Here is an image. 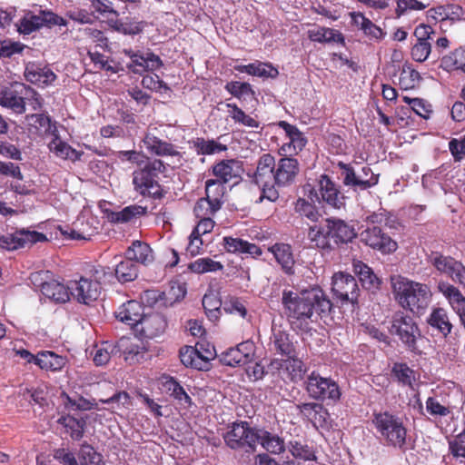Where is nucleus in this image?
<instances>
[{"mask_svg": "<svg viewBox=\"0 0 465 465\" xmlns=\"http://www.w3.org/2000/svg\"><path fill=\"white\" fill-rule=\"evenodd\" d=\"M255 343L247 340L235 347H231L219 355L220 362L223 365L235 367L245 365L252 361L255 353Z\"/></svg>", "mask_w": 465, "mask_h": 465, "instance_id": "16", "label": "nucleus"}, {"mask_svg": "<svg viewBox=\"0 0 465 465\" xmlns=\"http://www.w3.org/2000/svg\"><path fill=\"white\" fill-rule=\"evenodd\" d=\"M284 368L289 373L290 380L295 383L304 379L307 371L304 362L298 358V352H295L294 356H286Z\"/></svg>", "mask_w": 465, "mask_h": 465, "instance_id": "43", "label": "nucleus"}, {"mask_svg": "<svg viewBox=\"0 0 465 465\" xmlns=\"http://www.w3.org/2000/svg\"><path fill=\"white\" fill-rule=\"evenodd\" d=\"M55 25L66 26L67 21L48 9H40L38 15L27 11L16 24L17 32L24 35L36 32L44 26L52 28Z\"/></svg>", "mask_w": 465, "mask_h": 465, "instance_id": "9", "label": "nucleus"}, {"mask_svg": "<svg viewBox=\"0 0 465 465\" xmlns=\"http://www.w3.org/2000/svg\"><path fill=\"white\" fill-rule=\"evenodd\" d=\"M223 434L225 444L233 450H244L246 453L256 451L260 429L252 427L248 421L236 420Z\"/></svg>", "mask_w": 465, "mask_h": 465, "instance_id": "7", "label": "nucleus"}, {"mask_svg": "<svg viewBox=\"0 0 465 465\" xmlns=\"http://www.w3.org/2000/svg\"><path fill=\"white\" fill-rule=\"evenodd\" d=\"M166 172L165 163L160 159L147 160L133 173L134 191L143 197L163 199L166 192L160 184L159 174Z\"/></svg>", "mask_w": 465, "mask_h": 465, "instance_id": "3", "label": "nucleus"}, {"mask_svg": "<svg viewBox=\"0 0 465 465\" xmlns=\"http://www.w3.org/2000/svg\"><path fill=\"white\" fill-rule=\"evenodd\" d=\"M428 260L439 272L447 275L457 262L455 258L445 256L440 252H431Z\"/></svg>", "mask_w": 465, "mask_h": 465, "instance_id": "51", "label": "nucleus"}, {"mask_svg": "<svg viewBox=\"0 0 465 465\" xmlns=\"http://www.w3.org/2000/svg\"><path fill=\"white\" fill-rule=\"evenodd\" d=\"M420 80V73L413 69L409 63H405L401 69L399 77L401 88L404 90L412 89Z\"/></svg>", "mask_w": 465, "mask_h": 465, "instance_id": "47", "label": "nucleus"}, {"mask_svg": "<svg viewBox=\"0 0 465 465\" xmlns=\"http://www.w3.org/2000/svg\"><path fill=\"white\" fill-rule=\"evenodd\" d=\"M391 280L392 292L399 304L413 314L422 315L431 302L430 288L401 276H393Z\"/></svg>", "mask_w": 465, "mask_h": 465, "instance_id": "2", "label": "nucleus"}, {"mask_svg": "<svg viewBox=\"0 0 465 465\" xmlns=\"http://www.w3.org/2000/svg\"><path fill=\"white\" fill-rule=\"evenodd\" d=\"M224 89L237 99H242L243 95H254L252 85L247 82L231 81L224 85Z\"/></svg>", "mask_w": 465, "mask_h": 465, "instance_id": "58", "label": "nucleus"}, {"mask_svg": "<svg viewBox=\"0 0 465 465\" xmlns=\"http://www.w3.org/2000/svg\"><path fill=\"white\" fill-rule=\"evenodd\" d=\"M242 171V163L236 159L222 160L212 167V173L217 177L216 180L227 183L232 179L240 177Z\"/></svg>", "mask_w": 465, "mask_h": 465, "instance_id": "25", "label": "nucleus"}, {"mask_svg": "<svg viewBox=\"0 0 465 465\" xmlns=\"http://www.w3.org/2000/svg\"><path fill=\"white\" fill-rule=\"evenodd\" d=\"M390 333L399 338L404 348L415 356H421L418 342L423 336L414 319L402 312H396L391 320Z\"/></svg>", "mask_w": 465, "mask_h": 465, "instance_id": "6", "label": "nucleus"}, {"mask_svg": "<svg viewBox=\"0 0 465 465\" xmlns=\"http://www.w3.org/2000/svg\"><path fill=\"white\" fill-rule=\"evenodd\" d=\"M233 69L240 73H246L250 75L263 78L275 79L279 75V71L270 63L255 61L249 64H235Z\"/></svg>", "mask_w": 465, "mask_h": 465, "instance_id": "31", "label": "nucleus"}, {"mask_svg": "<svg viewBox=\"0 0 465 465\" xmlns=\"http://www.w3.org/2000/svg\"><path fill=\"white\" fill-rule=\"evenodd\" d=\"M428 260L439 272L447 275L457 262L455 258L445 256L440 252H431Z\"/></svg>", "mask_w": 465, "mask_h": 465, "instance_id": "50", "label": "nucleus"}, {"mask_svg": "<svg viewBox=\"0 0 465 465\" xmlns=\"http://www.w3.org/2000/svg\"><path fill=\"white\" fill-rule=\"evenodd\" d=\"M340 169L341 183L354 193L367 191L379 183L380 174L374 173L369 164L360 165L359 163H337Z\"/></svg>", "mask_w": 465, "mask_h": 465, "instance_id": "5", "label": "nucleus"}, {"mask_svg": "<svg viewBox=\"0 0 465 465\" xmlns=\"http://www.w3.org/2000/svg\"><path fill=\"white\" fill-rule=\"evenodd\" d=\"M361 18V30L371 40L381 41L386 33L365 15H358Z\"/></svg>", "mask_w": 465, "mask_h": 465, "instance_id": "55", "label": "nucleus"}, {"mask_svg": "<svg viewBox=\"0 0 465 465\" xmlns=\"http://www.w3.org/2000/svg\"><path fill=\"white\" fill-rule=\"evenodd\" d=\"M352 267L353 272L358 276L362 288L371 292L381 289L382 280L374 273L368 264L362 261L354 260Z\"/></svg>", "mask_w": 465, "mask_h": 465, "instance_id": "24", "label": "nucleus"}, {"mask_svg": "<svg viewBox=\"0 0 465 465\" xmlns=\"http://www.w3.org/2000/svg\"><path fill=\"white\" fill-rule=\"evenodd\" d=\"M272 332L271 342L273 350L282 357L294 356L297 350L293 342V335L280 328H272Z\"/></svg>", "mask_w": 465, "mask_h": 465, "instance_id": "26", "label": "nucleus"}, {"mask_svg": "<svg viewBox=\"0 0 465 465\" xmlns=\"http://www.w3.org/2000/svg\"><path fill=\"white\" fill-rule=\"evenodd\" d=\"M43 295L55 303H65L70 300L69 282L66 285L52 280L41 283Z\"/></svg>", "mask_w": 465, "mask_h": 465, "instance_id": "28", "label": "nucleus"}, {"mask_svg": "<svg viewBox=\"0 0 465 465\" xmlns=\"http://www.w3.org/2000/svg\"><path fill=\"white\" fill-rule=\"evenodd\" d=\"M334 225L335 242L339 248H342L351 243L358 236L354 224L338 217H331Z\"/></svg>", "mask_w": 465, "mask_h": 465, "instance_id": "27", "label": "nucleus"}, {"mask_svg": "<svg viewBox=\"0 0 465 465\" xmlns=\"http://www.w3.org/2000/svg\"><path fill=\"white\" fill-rule=\"evenodd\" d=\"M114 274L121 283L133 282L138 277V265L132 259L125 258L116 265Z\"/></svg>", "mask_w": 465, "mask_h": 465, "instance_id": "42", "label": "nucleus"}, {"mask_svg": "<svg viewBox=\"0 0 465 465\" xmlns=\"http://www.w3.org/2000/svg\"><path fill=\"white\" fill-rule=\"evenodd\" d=\"M220 209V207H214L212 201L202 197L196 202L193 207V213L197 218L212 217Z\"/></svg>", "mask_w": 465, "mask_h": 465, "instance_id": "62", "label": "nucleus"}, {"mask_svg": "<svg viewBox=\"0 0 465 465\" xmlns=\"http://www.w3.org/2000/svg\"><path fill=\"white\" fill-rule=\"evenodd\" d=\"M334 232L331 218L327 217L322 219L319 224L308 228V239L316 249L323 253H331L340 249L338 242H335Z\"/></svg>", "mask_w": 465, "mask_h": 465, "instance_id": "10", "label": "nucleus"}, {"mask_svg": "<svg viewBox=\"0 0 465 465\" xmlns=\"http://www.w3.org/2000/svg\"><path fill=\"white\" fill-rule=\"evenodd\" d=\"M308 37L312 42H318L322 44L338 43L341 45H345V37L338 30L329 27H318L316 29H311L308 31Z\"/></svg>", "mask_w": 465, "mask_h": 465, "instance_id": "34", "label": "nucleus"}, {"mask_svg": "<svg viewBox=\"0 0 465 465\" xmlns=\"http://www.w3.org/2000/svg\"><path fill=\"white\" fill-rule=\"evenodd\" d=\"M258 443L271 454H282L285 451L286 446L283 438L273 434L263 429L258 432Z\"/></svg>", "mask_w": 465, "mask_h": 465, "instance_id": "33", "label": "nucleus"}, {"mask_svg": "<svg viewBox=\"0 0 465 465\" xmlns=\"http://www.w3.org/2000/svg\"><path fill=\"white\" fill-rule=\"evenodd\" d=\"M147 213V208L141 205H129L123 208L121 211H110L107 213V218L114 223H125L131 222L137 216H143Z\"/></svg>", "mask_w": 465, "mask_h": 465, "instance_id": "36", "label": "nucleus"}, {"mask_svg": "<svg viewBox=\"0 0 465 465\" xmlns=\"http://www.w3.org/2000/svg\"><path fill=\"white\" fill-rule=\"evenodd\" d=\"M45 234L30 231L28 229H16L14 232H7L0 235V248L7 251H15L36 242H47Z\"/></svg>", "mask_w": 465, "mask_h": 465, "instance_id": "13", "label": "nucleus"}, {"mask_svg": "<svg viewBox=\"0 0 465 465\" xmlns=\"http://www.w3.org/2000/svg\"><path fill=\"white\" fill-rule=\"evenodd\" d=\"M26 47L21 42L12 41L11 39H0V59L11 58L15 54H21Z\"/></svg>", "mask_w": 465, "mask_h": 465, "instance_id": "59", "label": "nucleus"}, {"mask_svg": "<svg viewBox=\"0 0 465 465\" xmlns=\"http://www.w3.org/2000/svg\"><path fill=\"white\" fill-rule=\"evenodd\" d=\"M125 258L132 259L136 264L148 265L153 262V252L150 245L144 242L135 240L126 249Z\"/></svg>", "mask_w": 465, "mask_h": 465, "instance_id": "30", "label": "nucleus"}, {"mask_svg": "<svg viewBox=\"0 0 465 465\" xmlns=\"http://www.w3.org/2000/svg\"><path fill=\"white\" fill-rule=\"evenodd\" d=\"M427 323L432 329L437 330L443 337H447L452 329V324L449 318L448 312L441 307H433L429 317Z\"/></svg>", "mask_w": 465, "mask_h": 465, "instance_id": "32", "label": "nucleus"}, {"mask_svg": "<svg viewBox=\"0 0 465 465\" xmlns=\"http://www.w3.org/2000/svg\"><path fill=\"white\" fill-rule=\"evenodd\" d=\"M226 107L231 109L230 116L232 119L238 124H241L247 127L258 128L260 127V123L254 118L247 115L242 108H240L236 104H226Z\"/></svg>", "mask_w": 465, "mask_h": 465, "instance_id": "53", "label": "nucleus"}, {"mask_svg": "<svg viewBox=\"0 0 465 465\" xmlns=\"http://www.w3.org/2000/svg\"><path fill=\"white\" fill-rule=\"evenodd\" d=\"M300 172V164L297 159L292 156H284L275 161L274 183L279 187L289 186L294 183Z\"/></svg>", "mask_w": 465, "mask_h": 465, "instance_id": "18", "label": "nucleus"}, {"mask_svg": "<svg viewBox=\"0 0 465 465\" xmlns=\"http://www.w3.org/2000/svg\"><path fill=\"white\" fill-rule=\"evenodd\" d=\"M331 292L336 300L342 304L351 303L352 307L358 306L360 289L354 276L348 272H335L331 280Z\"/></svg>", "mask_w": 465, "mask_h": 465, "instance_id": "11", "label": "nucleus"}, {"mask_svg": "<svg viewBox=\"0 0 465 465\" xmlns=\"http://www.w3.org/2000/svg\"><path fill=\"white\" fill-rule=\"evenodd\" d=\"M0 105L11 108L16 114L25 112V99L17 96L15 92L7 87L0 89Z\"/></svg>", "mask_w": 465, "mask_h": 465, "instance_id": "44", "label": "nucleus"}, {"mask_svg": "<svg viewBox=\"0 0 465 465\" xmlns=\"http://www.w3.org/2000/svg\"><path fill=\"white\" fill-rule=\"evenodd\" d=\"M203 307L208 319L212 322H216L221 317V308H223V302L219 297L218 293L209 292L203 297Z\"/></svg>", "mask_w": 465, "mask_h": 465, "instance_id": "40", "label": "nucleus"}, {"mask_svg": "<svg viewBox=\"0 0 465 465\" xmlns=\"http://www.w3.org/2000/svg\"><path fill=\"white\" fill-rule=\"evenodd\" d=\"M372 416V424L385 445L399 448L402 451L409 449L407 447V429L401 417L388 411L373 412Z\"/></svg>", "mask_w": 465, "mask_h": 465, "instance_id": "4", "label": "nucleus"}, {"mask_svg": "<svg viewBox=\"0 0 465 465\" xmlns=\"http://www.w3.org/2000/svg\"><path fill=\"white\" fill-rule=\"evenodd\" d=\"M391 376L403 386H412L414 371L405 362H395L391 368Z\"/></svg>", "mask_w": 465, "mask_h": 465, "instance_id": "48", "label": "nucleus"}, {"mask_svg": "<svg viewBox=\"0 0 465 465\" xmlns=\"http://www.w3.org/2000/svg\"><path fill=\"white\" fill-rule=\"evenodd\" d=\"M361 242L382 254L393 253L398 249V243L382 228L378 225L368 226L361 233Z\"/></svg>", "mask_w": 465, "mask_h": 465, "instance_id": "14", "label": "nucleus"}, {"mask_svg": "<svg viewBox=\"0 0 465 465\" xmlns=\"http://www.w3.org/2000/svg\"><path fill=\"white\" fill-rule=\"evenodd\" d=\"M142 304L149 308L164 307L165 292L159 290H146L141 295Z\"/></svg>", "mask_w": 465, "mask_h": 465, "instance_id": "56", "label": "nucleus"}, {"mask_svg": "<svg viewBox=\"0 0 465 465\" xmlns=\"http://www.w3.org/2000/svg\"><path fill=\"white\" fill-rule=\"evenodd\" d=\"M295 210L302 216L308 218L312 222H317L321 217V213L317 207L303 198H299L297 200L295 203Z\"/></svg>", "mask_w": 465, "mask_h": 465, "instance_id": "60", "label": "nucleus"}, {"mask_svg": "<svg viewBox=\"0 0 465 465\" xmlns=\"http://www.w3.org/2000/svg\"><path fill=\"white\" fill-rule=\"evenodd\" d=\"M288 450L295 459L302 460H316L317 459L312 447L299 440L289 441Z\"/></svg>", "mask_w": 465, "mask_h": 465, "instance_id": "49", "label": "nucleus"}, {"mask_svg": "<svg viewBox=\"0 0 465 465\" xmlns=\"http://www.w3.org/2000/svg\"><path fill=\"white\" fill-rule=\"evenodd\" d=\"M188 268L193 272L202 274L210 272L222 271L223 269V265L220 262H216L209 257H206L197 259L193 262H191L188 265Z\"/></svg>", "mask_w": 465, "mask_h": 465, "instance_id": "52", "label": "nucleus"}, {"mask_svg": "<svg viewBox=\"0 0 465 465\" xmlns=\"http://www.w3.org/2000/svg\"><path fill=\"white\" fill-rule=\"evenodd\" d=\"M78 460V465H105L102 456L89 444L81 447Z\"/></svg>", "mask_w": 465, "mask_h": 465, "instance_id": "54", "label": "nucleus"}, {"mask_svg": "<svg viewBox=\"0 0 465 465\" xmlns=\"http://www.w3.org/2000/svg\"><path fill=\"white\" fill-rule=\"evenodd\" d=\"M304 390L308 396L320 403H336L340 401L341 391L336 381L323 377L318 371H312L304 380Z\"/></svg>", "mask_w": 465, "mask_h": 465, "instance_id": "8", "label": "nucleus"}, {"mask_svg": "<svg viewBox=\"0 0 465 465\" xmlns=\"http://www.w3.org/2000/svg\"><path fill=\"white\" fill-rule=\"evenodd\" d=\"M181 362L185 367H190L198 371H206V361L201 360L198 348L193 346H183L179 350Z\"/></svg>", "mask_w": 465, "mask_h": 465, "instance_id": "38", "label": "nucleus"}, {"mask_svg": "<svg viewBox=\"0 0 465 465\" xmlns=\"http://www.w3.org/2000/svg\"><path fill=\"white\" fill-rule=\"evenodd\" d=\"M193 144L199 155H211L227 151V145L220 143L213 139L205 140L203 137H197L193 141Z\"/></svg>", "mask_w": 465, "mask_h": 465, "instance_id": "45", "label": "nucleus"}, {"mask_svg": "<svg viewBox=\"0 0 465 465\" xmlns=\"http://www.w3.org/2000/svg\"><path fill=\"white\" fill-rule=\"evenodd\" d=\"M296 408L301 415L312 421H318L321 426L326 421V416L329 414L327 409L319 401L300 403Z\"/></svg>", "mask_w": 465, "mask_h": 465, "instance_id": "37", "label": "nucleus"}, {"mask_svg": "<svg viewBox=\"0 0 465 465\" xmlns=\"http://www.w3.org/2000/svg\"><path fill=\"white\" fill-rule=\"evenodd\" d=\"M438 289L449 300L453 309L457 310L465 305V297L455 286L445 282H440Z\"/></svg>", "mask_w": 465, "mask_h": 465, "instance_id": "46", "label": "nucleus"}, {"mask_svg": "<svg viewBox=\"0 0 465 465\" xmlns=\"http://www.w3.org/2000/svg\"><path fill=\"white\" fill-rule=\"evenodd\" d=\"M318 187L320 197H318L316 193L315 196L320 202L336 210L345 208L349 197L341 192V185L336 183L331 176L326 173L320 175Z\"/></svg>", "mask_w": 465, "mask_h": 465, "instance_id": "12", "label": "nucleus"}, {"mask_svg": "<svg viewBox=\"0 0 465 465\" xmlns=\"http://www.w3.org/2000/svg\"><path fill=\"white\" fill-rule=\"evenodd\" d=\"M111 355H116L114 343L105 341L95 350L93 361L96 366H103L109 361Z\"/></svg>", "mask_w": 465, "mask_h": 465, "instance_id": "61", "label": "nucleus"}, {"mask_svg": "<svg viewBox=\"0 0 465 465\" xmlns=\"http://www.w3.org/2000/svg\"><path fill=\"white\" fill-rule=\"evenodd\" d=\"M186 292L185 284L174 283L171 285L168 292H165L164 308L173 306L175 302L182 301Z\"/></svg>", "mask_w": 465, "mask_h": 465, "instance_id": "64", "label": "nucleus"}, {"mask_svg": "<svg viewBox=\"0 0 465 465\" xmlns=\"http://www.w3.org/2000/svg\"><path fill=\"white\" fill-rule=\"evenodd\" d=\"M143 142L148 152L157 156H180V152L176 150L173 143L163 141L155 135L147 134Z\"/></svg>", "mask_w": 465, "mask_h": 465, "instance_id": "29", "label": "nucleus"}, {"mask_svg": "<svg viewBox=\"0 0 465 465\" xmlns=\"http://www.w3.org/2000/svg\"><path fill=\"white\" fill-rule=\"evenodd\" d=\"M24 77L26 82L41 87L54 84L57 75L49 64L41 61H29L25 64Z\"/></svg>", "mask_w": 465, "mask_h": 465, "instance_id": "17", "label": "nucleus"}, {"mask_svg": "<svg viewBox=\"0 0 465 465\" xmlns=\"http://www.w3.org/2000/svg\"><path fill=\"white\" fill-rule=\"evenodd\" d=\"M148 23L143 20L140 15H131L109 20V26L115 32L124 35L135 36L143 33L147 27Z\"/></svg>", "mask_w": 465, "mask_h": 465, "instance_id": "19", "label": "nucleus"}, {"mask_svg": "<svg viewBox=\"0 0 465 465\" xmlns=\"http://www.w3.org/2000/svg\"><path fill=\"white\" fill-rule=\"evenodd\" d=\"M268 251L273 254L277 263L282 271L289 276L295 273V259L292 247L289 243L276 242L268 248Z\"/></svg>", "mask_w": 465, "mask_h": 465, "instance_id": "22", "label": "nucleus"}, {"mask_svg": "<svg viewBox=\"0 0 465 465\" xmlns=\"http://www.w3.org/2000/svg\"><path fill=\"white\" fill-rule=\"evenodd\" d=\"M70 299L78 303L91 305L100 294L102 286L98 282H92V279L80 277L79 280L69 281Z\"/></svg>", "mask_w": 465, "mask_h": 465, "instance_id": "15", "label": "nucleus"}, {"mask_svg": "<svg viewBox=\"0 0 465 465\" xmlns=\"http://www.w3.org/2000/svg\"><path fill=\"white\" fill-rule=\"evenodd\" d=\"M282 303L288 320L300 325H308L328 316L332 303L320 286H313L300 292L284 290Z\"/></svg>", "mask_w": 465, "mask_h": 465, "instance_id": "1", "label": "nucleus"}, {"mask_svg": "<svg viewBox=\"0 0 465 465\" xmlns=\"http://www.w3.org/2000/svg\"><path fill=\"white\" fill-rule=\"evenodd\" d=\"M66 362V357L58 355L51 351H42L38 352L36 365L45 371H60Z\"/></svg>", "mask_w": 465, "mask_h": 465, "instance_id": "35", "label": "nucleus"}, {"mask_svg": "<svg viewBox=\"0 0 465 465\" xmlns=\"http://www.w3.org/2000/svg\"><path fill=\"white\" fill-rule=\"evenodd\" d=\"M144 313V306L135 300H130L123 303L114 312L118 321L129 325L135 331H138Z\"/></svg>", "mask_w": 465, "mask_h": 465, "instance_id": "20", "label": "nucleus"}, {"mask_svg": "<svg viewBox=\"0 0 465 465\" xmlns=\"http://www.w3.org/2000/svg\"><path fill=\"white\" fill-rule=\"evenodd\" d=\"M274 156L271 153H263L257 161L256 170L252 173H248V176L254 184L259 185L274 181Z\"/></svg>", "mask_w": 465, "mask_h": 465, "instance_id": "23", "label": "nucleus"}, {"mask_svg": "<svg viewBox=\"0 0 465 465\" xmlns=\"http://www.w3.org/2000/svg\"><path fill=\"white\" fill-rule=\"evenodd\" d=\"M166 317L159 312H145L138 331L144 338L153 339L163 334L167 329Z\"/></svg>", "mask_w": 465, "mask_h": 465, "instance_id": "21", "label": "nucleus"}, {"mask_svg": "<svg viewBox=\"0 0 465 465\" xmlns=\"http://www.w3.org/2000/svg\"><path fill=\"white\" fill-rule=\"evenodd\" d=\"M115 353L116 354H124L125 357V361H128L130 358H134V355L138 354L139 346L134 345L129 338L122 337L115 343Z\"/></svg>", "mask_w": 465, "mask_h": 465, "instance_id": "63", "label": "nucleus"}, {"mask_svg": "<svg viewBox=\"0 0 465 465\" xmlns=\"http://www.w3.org/2000/svg\"><path fill=\"white\" fill-rule=\"evenodd\" d=\"M91 6L95 12L106 18L108 25L110 19L120 15L119 12L114 9L113 2L110 0H92Z\"/></svg>", "mask_w": 465, "mask_h": 465, "instance_id": "57", "label": "nucleus"}, {"mask_svg": "<svg viewBox=\"0 0 465 465\" xmlns=\"http://www.w3.org/2000/svg\"><path fill=\"white\" fill-rule=\"evenodd\" d=\"M163 386L171 397L178 401L186 408H191L193 405L192 398L187 394L183 386L172 376L165 377Z\"/></svg>", "mask_w": 465, "mask_h": 465, "instance_id": "39", "label": "nucleus"}, {"mask_svg": "<svg viewBox=\"0 0 465 465\" xmlns=\"http://www.w3.org/2000/svg\"><path fill=\"white\" fill-rule=\"evenodd\" d=\"M225 183L216 179L205 182V198L213 202L214 207L222 208L225 194Z\"/></svg>", "mask_w": 465, "mask_h": 465, "instance_id": "41", "label": "nucleus"}]
</instances>
